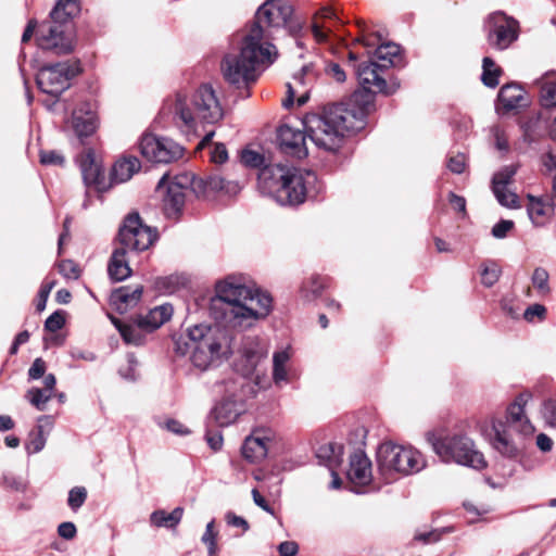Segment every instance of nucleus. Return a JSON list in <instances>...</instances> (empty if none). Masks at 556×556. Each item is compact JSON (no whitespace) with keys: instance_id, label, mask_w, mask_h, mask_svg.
Masks as SVG:
<instances>
[{"instance_id":"obj_2","label":"nucleus","mask_w":556,"mask_h":556,"mask_svg":"<svg viewBox=\"0 0 556 556\" xmlns=\"http://www.w3.org/2000/svg\"><path fill=\"white\" fill-rule=\"evenodd\" d=\"M241 162L248 167H262L258 174L261 187L281 205H299L312 191L317 192V176L314 172L281 164H265L264 155L253 150H243Z\"/></svg>"},{"instance_id":"obj_58","label":"nucleus","mask_w":556,"mask_h":556,"mask_svg":"<svg viewBox=\"0 0 556 556\" xmlns=\"http://www.w3.org/2000/svg\"><path fill=\"white\" fill-rule=\"evenodd\" d=\"M546 308L542 304L530 305L523 313V317L528 321H532L534 317L542 319L545 316Z\"/></svg>"},{"instance_id":"obj_13","label":"nucleus","mask_w":556,"mask_h":556,"mask_svg":"<svg viewBox=\"0 0 556 556\" xmlns=\"http://www.w3.org/2000/svg\"><path fill=\"white\" fill-rule=\"evenodd\" d=\"M156 238V231L144 225L139 214L132 213L125 217L118 231L117 243L128 252L138 253L148 250Z\"/></svg>"},{"instance_id":"obj_16","label":"nucleus","mask_w":556,"mask_h":556,"mask_svg":"<svg viewBox=\"0 0 556 556\" xmlns=\"http://www.w3.org/2000/svg\"><path fill=\"white\" fill-rule=\"evenodd\" d=\"M139 150L143 157L155 163H170L178 160L184 149L174 140L144 134L139 142Z\"/></svg>"},{"instance_id":"obj_21","label":"nucleus","mask_w":556,"mask_h":556,"mask_svg":"<svg viewBox=\"0 0 556 556\" xmlns=\"http://www.w3.org/2000/svg\"><path fill=\"white\" fill-rule=\"evenodd\" d=\"M270 442L271 437L268 431L255 430L244 440L241 448L242 456L250 463H258L267 456Z\"/></svg>"},{"instance_id":"obj_39","label":"nucleus","mask_w":556,"mask_h":556,"mask_svg":"<svg viewBox=\"0 0 556 556\" xmlns=\"http://www.w3.org/2000/svg\"><path fill=\"white\" fill-rule=\"evenodd\" d=\"M290 359V354L287 350L278 351L273 357V380L279 386L282 382L288 381V371L286 368L287 363Z\"/></svg>"},{"instance_id":"obj_19","label":"nucleus","mask_w":556,"mask_h":556,"mask_svg":"<svg viewBox=\"0 0 556 556\" xmlns=\"http://www.w3.org/2000/svg\"><path fill=\"white\" fill-rule=\"evenodd\" d=\"M306 134L290 125H282L278 129V142L280 150L288 155L303 159L308 151L305 143Z\"/></svg>"},{"instance_id":"obj_56","label":"nucleus","mask_w":556,"mask_h":556,"mask_svg":"<svg viewBox=\"0 0 556 556\" xmlns=\"http://www.w3.org/2000/svg\"><path fill=\"white\" fill-rule=\"evenodd\" d=\"M228 160V152L224 143H215L211 151V161L223 164Z\"/></svg>"},{"instance_id":"obj_44","label":"nucleus","mask_w":556,"mask_h":556,"mask_svg":"<svg viewBox=\"0 0 556 556\" xmlns=\"http://www.w3.org/2000/svg\"><path fill=\"white\" fill-rule=\"evenodd\" d=\"M549 275L548 271L543 267H536L533 270L531 281L533 287L538 290L541 295H546L551 292L549 288Z\"/></svg>"},{"instance_id":"obj_24","label":"nucleus","mask_w":556,"mask_h":556,"mask_svg":"<svg viewBox=\"0 0 556 556\" xmlns=\"http://www.w3.org/2000/svg\"><path fill=\"white\" fill-rule=\"evenodd\" d=\"M173 312V306L165 303L149 309L146 314L138 315L136 321L144 332H152L169 320Z\"/></svg>"},{"instance_id":"obj_37","label":"nucleus","mask_w":556,"mask_h":556,"mask_svg":"<svg viewBox=\"0 0 556 556\" xmlns=\"http://www.w3.org/2000/svg\"><path fill=\"white\" fill-rule=\"evenodd\" d=\"M400 54V46L388 42L380 45L375 51V58L377 59V63L383 70H387L395 64V60Z\"/></svg>"},{"instance_id":"obj_33","label":"nucleus","mask_w":556,"mask_h":556,"mask_svg":"<svg viewBox=\"0 0 556 556\" xmlns=\"http://www.w3.org/2000/svg\"><path fill=\"white\" fill-rule=\"evenodd\" d=\"M497 99L503 110L511 111L522 105L525 91L516 84H508L500 89Z\"/></svg>"},{"instance_id":"obj_4","label":"nucleus","mask_w":556,"mask_h":556,"mask_svg":"<svg viewBox=\"0 0 556 556\" xmlns=\"http://www.w3.org/2000/svg\"><path fill=\"white\" fill-rule=\"evenodd\" d=\"M174 351L177 355H189L193 367L201 371L218 366L230 353L225 333L206 325H195L185 334L174 337Z\"/></svg>"},{"instance_id":"obj_53","label":"nucleus","mask_w":556,"mask_h":556,"mask_svg":"<svg viewBox=\"0 0 556 556\" xmlns=\"http://www.w3.org/2000/svg\"><path fill=\"white\" fill-rule=\"evenodd\" d=\"M64 314L62 312H54L47 318L45 323V328L48 331L55 332L60 330L64 326Z\"/></svg>"},{"instance_id":"obj_34","label":"nucleus","mask_w":556,"mask_h":556,"mask_svg":"<svg viewBox=\"0 0 556 556\" xmlns=\"http://www.w3.org/2000/svg\"><path fill=\"white\" fill-rule=\"evenodd\" d=\"M184 508L176 507L173 511L167 513L164 509L154 510L150 515V523L156 528L175 529L182 519Z\"/></svg>"},{"instance_id":"obj_52","label":"nucleus","mask_w":556,"mask_h":556,"mask_svg":"<svg viewBox=\"0 0 556 556\" xmlns=\"http://www.w3.org/2000/svg\"><path fill=\"white\" fill-rule=\"evenodd\" d=\"M59 271L66 279H77L80 274L78 266L71 260H63L59 264Z\"/></svg>"},{"instance_id":"obj_1","label":"nucleus","mask_w":556,"mask_h":556,"mask_svg":"<svg viewBox=\"0 0 556 556\" xmlns=\"http://www.w3.org/2000/svg\"><path fill=\"white\" fill-rule=\"evenodd\" d=\"M370 105L371 99L368 96L363 108L355 109L350 103H340L307 113L302 119L304 131L317 148L334 152L341 148L348 132L364 128Z\"/></svg>"},{"instance_id":"obj_23","label":"nucleus","mask_w":556,"mask_h":556,"mask_svg":"<svg viewBox=\"0 0 556 556\" xmlns=\"http://www.w3.org/2000/svg\"><path fill=\"white\" fill-rule=\"evenodd\" d=\"M494 438L493 447L506 457H515L518 454V446L513 438L514 429L508 428L504 422L497 420L492 425Z\"/></svg>"},{"instance_id":"obj_20","label":"nucleus","mask_w":556,"mask_h":556,"mask_svg":"<svg viewBox=\"0 0 556 556\" xmlns=\"http://www.w3.org/2000/svg\"><path fill=\"white\" fill-rule=\"evenodd\" d=\"M531 399V394L528 392L520 393L507 408L506 416V425L508 428L514 429V431L528 435L531 434L534 430L533 426L530 424L529 419L525 415V406Z\"/></svg>"},{"instance_id":"obj_42","label":"nucleus","mask_w":556,"mask_h":556,"mask_svg":"<svg viewBox=\"0 0 556 556\" xmlns=\"http://www.w3.org/2000/svg\"><path fill=\"white\" fill-rule=\"evenodd\" d=\"M217 536L218 532L215 530V520L213 519L206 525L205 531L201 538V542L207 547V556H217Z\"/></svg>"},{"instance_id":"obj_63","label":"nucleus","mask_w":556,"mask_h":556,"mask_svg":"<svg viewBox=\"0 0 556 556\" xmlns=\"http://www.w3.org/2000/svg\"><path fill=\"white\" fill-rule=\"evenodd\" d=\"M544 417L552 427L556 428V401H547L545 403Z\"/></svg>"},{"instance_id":"obj_7","label":"nucleus","mask_w":556,"mask_h":556,"mask_svg":"<svg viewBox=\"0 0 556 556\" xmlns=\"http://www.w3.org/2000/svg\"><path fill=\"white\" fill-rule=\"evenodd\" d=\"M175 121L186 128L193 130L197 121L215 124L224 116L223 108L210 85H202L191 98L177 93L173 104Z\"/></svg>"},{"instance_id":"obj_49","label":"nucleus","mask_w":556,"mask_h":556,"mask_svg":"<svg viewBox=\"0 0 556 556\" xmlns=\"http://www.w3.org/2000/svg\"><path fill=\"white\" fill-rule=\"evenodd\" d=\"M87 490L84 486H75L70 490L67 504L73 511H77L86 502Z\"/></svg>"},{"instance_id":"obj_35","label":"nucleus","mask_w":556,"mask_h":556,"mask_svg":"<svg viewBox=\"0 0 556 556\" xmlns=\"http://www.w3.org/2000/svg\"><path fill=\"white\" fill-rule=\"evenodd\" d=\"M201 182H203L206 190L213 192H223L228 195H235L240 191V186L238 182L226 180L219 175L208 176L205 180H201Z\"/></svg>"},{"instance_id":"obj_64","label":"nucleus","mask_w":556,"mask_h":556,"mask_svg":"<svg viewBox=\"0 0 556 556\" xmlns=\"http://www.w3.org/2000/svg\"><path fill=\"white\" fill-rule=\"evenodd\" d=\"M281 556H294L299 551V546L294 541H286L278 546Z\"/></svg>"},{"instance_id":"obj_18","label":"nucleus","mask_w":556,"mask_h":556,"mask_svg":"<svg viewBox=\"0 0 556 556\" xmlns=\"http://www.w3.org/2000/svg\"><path fill=\"white\" fill-rule=\"evenodd\" d=\"M314 74L309 66H303L301 71L295 73L292 79L287 83V97L282 101V105L289 109L296 99L298 105L305 104L309 96V86L314 81Z\"/></svg>"},{"instance_id":"obj_28","label":"nucleus","mask_w":556,"mask_h":556,"mask_svg":"<svg viewBox=\"0 0 556 556\" xmlns=\"http://www.w3.org/2000/svg\"><path fill=\"white\" fill-rule=\"evenodd\" d=\"M127 250L122 249L121 247H116L108 266V273L111 279L115 281H122L128 278L131 274V269L129 267V257Z\"/></svg>"},{"instance_id":"obj_36","label":"nucleus","mask_w":556,"mask_h":556,"mask_svg":"<svg viewBox=\"0 0 556 556\" xmlns=\"http://www.w3.org/2000/svg\"><path fill=\"white\" fill-rule=\"evenodd\" d=\"M113 324L118 329L122 338L128 344L141 345L144 341L143 330L138 327V323L127 325L116 318H112Z\"/></svg>"},{"instance_id":"obj_43","label":"nucleus","mask_w":556,"mask_h":556,"mask_svg":"<svg viewBox=\"0 0 556 556\" xmlns=\"http://www.w3.org/2000/svg\"><path fill=\"white\" fill-rule=\"evenodd\" d=\"M492 191L498 201V203L503 206L515 208L518 207V195L510 191L507 186H492Z\"/></svg>"},{"instance_id":"obj_48","label":"nucleus","mask_w":556,"mask_h":556,"mask_svg":"<svg viewBox=\"0 0 556 556\" xmlns=\"http://www.w3.org/2000/svg\"><path fill=\"white\" fill-rule=\"evenodd\" d=\"M51 393L46 390L33 388L28 391L27 397L31 405H34L39 410L46 409V404L51 399Z\"/></svg>"},{"instance_id":"obj_11","label":"nucleus","mask_w":556,"mask_h":556,"mask_svg":"<svg viewBox=\"0 0 556 556\" xmlns=\"http://www.w3.org/2000/svg\"><path fill=\"white\" fill-rule=\"evenodd\" d=\"M384 70L376 61H367L361 63L356 68L357 78L363 91L355 92L350 104L355 108H363L367 97L371 99L370 111L374 106V93H382L384 96L393 94L399 88L400 83L396 79H391L388 84L382 77L381 73Z\"/></svg>"},{"instance_id":"obj_31","label":"nucleus","mask_w":556,"mask_h":556,"mask_svg":"<svg viewBox=\"0 0 556 556\" xmlns=\"http://www.w3.org/2000/svg\"><path fill=\"white\" fill-rule=\"evenodd\" d=\"M140 167V161L136 156H123L115 162L112 168L111 179L118 184L126 182L134 174L139 172Z\"/></svg>"},{"instance_id":"obj_50","label":"nucleus","mask_w":556,"mask_h":556,"mask_svg":"<svg viewBox=\"0 0 556 556\" xmlns=\"http://www.w3.org/2000/svg\"><path fill=\"white\" fill-rule=\"evenodd\" d=\"M448 531L447 528L434 529L429 532L417 533L414 539L425 544L437 543L441 540L442 535Z\"/></svg>"},{"instance_id":"obj_22","label":"nucleus","mask_w":556,"mask_h":556,"mask_svg":"<svg viewBox=\"0 0 556 556\" xmlns=\"http://www.w3.org/2000/svg\"><path fill=\"white\" fill-rule=\"evenodd\" d=\"M348 478L356 485H367L372 478L371 462L362 450L355 451L350 456Z\"/></svg>"},{"instance_id":"obj_59","label":"nucleus","mask_w":556,"mask_h":556,"mask_svg":"<svg viewBox=\"0 0 556 556\" xmlns=\"http://www.w3.org/2000/svg\"><path fill=\"white\" fill-rule=\"evenodd\" d=\"M46 371V363L41 357L36 358L29 370L28 376L30 379H39L45 375Z\"/></svg>"},{"instance_id":"obj_5","label":"nucleus","mask_w":556,"mask_h":556,"mask_svg":"<svg viewBox=\"0 0 556 556\" xmlns=\"http://www.w3.org/2000/svg\"><path fill=\"white\" fill-rule=\"evenodd\" d=\"M258 30L243 37L239 53H228L222 62L224 78L231 85L249 86L256 81L264 67L270 65L276 56V47L254 40Z\"/></svg>"},{"instance_id":"obj_54","label":"nucleus","mask_w":556,"mask_h":556,"mask_svg":"<svg viewBox=\"0 0 556 556\" xmlns=\"http://www.w3.org/2000/svg\"><path fill=\"white\" fill-rule=\"evenodd\" d=\"M514 228V222L508 219H502L496 223L492 228V236L497 239H503Z\"/></svg>"},{"instance_id":"obj_47","label":"nucleus","mask_w":556,"mask_h":556,"mask_svg":"<svg viewBox=\"0 0 556 556\" xmlns=\"http://www.w3.org/2000/svg\"><path fill=\"white\" fill-rule=\"evenodd\" d=\"M517 169L518 165L504 166L502 169L494 174L492 179V186H508L511 182L514 176L516 175Z\"/></svg>"},{"instance_id":"obj_3","label":"nucleus","mask_w":556,"mask_h":556,"mask_svg":"<svg viewBox=\"0 0 556 556\" xmlns=\"http://www.w3.org/2000/svg\"><path fill=\"white\" fill-rule=\"evenodd\" d=\"M216 299L226 306L224 315L231 327L249 328L273 309L269 293L250 283L244 276L230 275L215 287Z\"/></svg>"},{"instance_id":"obj_61","label":"nucleus","mask_w":556,"mask_h":556,"mask_svg":"<svg viewBox=\"0 0 556 556\" xmlns=\"http://www.w3.org/2000/svg\"><path fill=\"white\" fill-rule=\"evenodd\" d=\"M493 135L495 139L496 149L503 152H507L509 150V144L505 131L500 128H494Z\"/></svg>"},{"instance_id":"obj_57","label":"nucleus","mask_w":556,"mask_h":556,"mask_svg":"<svg viewBox=\"0 0 556 556\" xmlns=\"http://www.w3.org/2000/svg\"><path fill=\"white\" fill-rule=\"evenodd\" d=\"M58 534L65 540H73L77 534L76 526L71 521H65L59 525Z\"/></svg>"},{"instance_id":"obj_15","label":"nucleus","mask_w":556,"mask_h":556,"mask_svg":"<svg viewBox=\"0 0 556 556\" xmlns=\"http://www.w3.org/2000/svg\"><path fill=\"white\" fill-rule=\"evenodd\" d=\"M486 42L495 50L508 49L519 36V23L504 14L494 12L485 21Z\"/></svg>"},{"instance_id":"obj_62","label":"nucleus","mask_w":556,"mask_h":556,"mask_svg":"<svg viewBox=\"0 0 556 556\" xmlns=\"http://www.w3.org/2000/svg\"><path fill=\"white\" fill-rule=\"evenodd\" d=\"M326 73L338 83H343L346 78L345 72L337 63H329Z\"/></svg>"},{"instance_id":"obj_45","label":"nucleus","mask_w":556,"mask_h":556,"mask_svg":"<svg viewBox=\"0 0 556 556\" xmlns=\"http://www.w3.org/2000/svg\"><path fill=\"white\" fill-rule=\"evenodd\" d=\"M502 274L501 267L494 263L490 262L482 266L481 269V282L483 286L490 288L497 282L500 276Z\"/></svg>"},{"instance_id":"obj_46","label":"nucleus","mask_w":556,"mask_h":556,"mask_svg":"<svg viewBox=\"0 0 556 556\" xmlns=\"http://www.w3.org/2000/svg\"><path fill=\"white\" fill-rule=\"evenodd\" d=\"M46 445V437L41 426H38L35 431L29 433L26 442V451L28 454L39 453Z\"/></svg>"},{"instance_id":"obj_32","label":"nucleus","mask_w":556,"mask_h":556,"mask_svg":"<svg viewBox=\"0 0 556 556\" xmlns=\"http://www.w3.org/2000/svg\"><path fill=\"white\" fill-rule=\"evenodd\" d=\"M316 457L320 465L337 469L343 460V445L336 442L323 444L318 447Z\"/></svg>"},{"instance_id":"obj_6","label":"nucleus","mask_w":556,"mask_h":556,"mask_svg":"<svg viewBox=\"0 0 556 556\" xmlns=\"http://www.w3.org/2000/svg\"><path fill=\"white\" fill-rule=\"evenodd\" d=\"M79 12V0H58L49 20L43 21L38 27V47L58 55L71 53L74 49L71 20Z\"/></svg>"},{"instance_id":"obj_12","label":"nucleus","mask_w":556,"mask_h":556,"mask_svg":"<svg viewBox=\"0 0 556 556\" xmlns=\"http://www.w3.org/2000/svg\"><path fill=\"white\" fill-rule=\"evenodd\" d=\"M243 377L231 376L218 383L219 392H224V397L213 407L210 417L219 427H226L233 424L244 412V405L240 397L243 386Z\"/></svg>"},{"instance_id":"obj_55","label":"nucleus","mask_w":556,"mask_h":556,"mask_svg":"<svg viewBox=\"0 0 556 556\" xmlns=\"http://www.w3.org/2000/svg\"><path fill=\"white\" fill-rule=\"evenodd\" d=\"M447 167L454 174H462L466 168V156L462 153L451 156Z\"/></svg>"},{"instance_id":"obj_9","label":"nucleus","mask_w":556,"mask_h":556,"mask_svg":"<svg viewBox=\"0 0 556 556\" xmlns=\"http://www.w3.org/2000/svg\"><path fill=\"white\" fill-rule=\"evenodd\" d=\"M378 469L387 480L391 473L413 475L422 470L426 460L422 454L412 446L392 442L381 443L377 451Z\"/></svg>"},{"instance_id":"obj_41","label":"nucleus","mask_w":556,"mask_h":556,"mask_svg":"<svg viewBox=\"0 0 556 556\" xmlns=\"http://www.w3.org/2000/svg\"><path fill=\"white\" fill-rule=\"evenodd\" d=\"M540 98L544 106H556V76H546L540 81Z\"/></svg>"},{"instance_id":"obj_60","label":"nucleus","mask_w":556,"mask_h":556,"mask_svg":"<svg viewBox=\"0 0 556 556\" xmlns=\"http://www.w3.org/2000/svg\"><path fill=\"white\" fill-rule=\"evenodd\" d=\"M225 519L228 526L241 528L243 532L248 531L250 528L248 521L244 518L237 516L232 511H228L225 516Z\"/></svg>"},{"instance_id":"obj_38","label":"nucleus","mask_w":556,"mask_h":556,"mask_svg":"<svg viewBox=\"0 0 556 556\" xmlns=\"http://www.w3.org/2000/svg\"><path fill=\"white\" fill-rule=\"evenodd\" d=\"M333 17H336V13L328 7L321 8L315 14L314 22L312 24V31L318 42H325L328 38V31L330 30L324 24L319 23V20H330Z\"/></svg>"},{"instance_id":"obj_40","label":"nucleus","mask_w":556,"mask_h":556,"mask_svg":"<svg viewBox=\"0 0 556 556\" xmlns=\"http://www.w3.org/2000/svg\"><path fill=\"white\" fill-rule=\"evenodd\" d=\"M482 83L486 87L495 88L500 83L498 78L502 74L501 67H498L491 58L485 56L482 61Z\"/></svg>"},{"instance_id":"obj_26","label":"nucleus","mask_w":556,"mask_h":556,"mask_svg":"<svg viewBox=\"0 0 556 556\" xmlns=\"http://www.w3.org/2000/svg\"><path fill=\"white\" fill-rule=\"evenodd\" d=\"M527 199L529 201L527 204L529 219L535 227L544 226L552 216L556 206L552 201L546 202L543 198L534 197L532 194H528Z\"/></svg>"},{"instance_id":"obj_30","label":"nucleus","mask_w":556,"mask_h":556,"mask_svg":"<svg viewBox=\"0 0 556 556\" xmlns=\"http://www.w3.org/2000/svg\"><path fill=\"white\" fill-rule=\"evenodd\" d=\"M72 127L79 138L88 137L93 134L97 127V118L89 105L86 111L78 109L73 112Z\"/></svg>"},{"instance_id":"obj_14","label":"nucleus","mask_w":556,"mask_h":556,"mask_svg":"<svg viewBox=\"0 0 556 556\" xmlns=\"http://www.w3.org/2000/svg\"><path fill=\"white\" fill-rule=\"evenodd\" d=\"M78 67L70 62L43 65L36 75L38 88L58 98L71 86V80L78 74Z\"/></svg>"},{"instance_id":"obj_25","label":"nucleus","mask_w":556,"mask_h":556,"mask_svg":"<svg viewBox=\"0 0 556 556\" xmlns=\"http://www.w3.org/2000/svg\"><path fill=\"white\" fill-rule=\"evenodd\" d=\"M142 291L143 289L141 286H137L136 288H118L111 293L110 303L118 313L124 314L138 304L141 299Z\"/></svg>"},{"instance_id":"obj_17","label":"nucleus","mask_w":556,"mask_h":556,"mask_svg":"<svg viewBox=\"0 0 556 556\" xmlns=\"http://www.w3.org/2000/svg\"><path fill=\"white\" fill-rule=\"evenodd\" d=\"M168 176L163 175L157 184V189H166L164 204L167 211L178 213L185 204V199L193 178L190 175L176 176L172 181L166 182Z\"/></svg>"},{"instance_id":"obj_51","label":"nucleus","mask_w":556,"mask_h":556,"mask_svg":"<svg viewBox=\"0 0 556 556\" xmlns=\"http://www.w3.org/2000/svg\"><path fill=\"white\" fill-rule=\"evenodd\" d=\"M40 163L43 165H63L64 156L54 150H42L40 151Z\"/></svg>"},{"instance_id":"obj_27","label":"nucleus","mask_w":556,"mask_h":556,"mask_svg":"<svg viewBox=\"0 0 556 556\" xmlns=\"http://www.w3.org/2000/svg\"><path fill=\"white\" fill-rule=\"evenodd\" d=\"M266 357V351L255 341H249L244 344L240 361V370L243 377L250 376L260 362Z\"/></svg>"},{"instance_id":"obj_10","label":"nucleus","mask_w":556,"mask_h":556,"mask_svg":"<svg viewBox=\"0 0 556 556\" xmlns=\"http://www.w3.org/2000/svg\"><path fill=\"white\" fill-rule=\"evenodd\" d=\"M432 446L444 462H455L475 469H483L486 466L482 453L476 448L473 441L466 435L455 434L440 438L432 443Z\"/></svg>"},{"instance_id":"obj_8","label":"nucleus","mask_w":556,"mask_h":556,"mask_svg":"<svg viewBox=\"0 0 556 556\" xmlns=\"http://www.w3.org/2000/svg\"><path fill=\"white\" fill-rule=\"evenodd\" d=\"M293 8L286 0H266L256 11L255 21L248 34L258 30L254 38L260 43H270L271 33L281 27H288L291 35L301 29L300 24H292Z\"/></svg>"},{"instance_id":"obj_29","label":"nucleus","mask_w":556,"mask_h":556,"mask_svg":"<svg viewBox=\"0 0 556 556\" xmlns=\"http://www.w3.org/2000/svg\"><path fill=\"white\" fill-rule=\"evenodd\" d=\"M80 170L84 182L87 187L96 186L100 188L104 176L101 166L96 162L92 151H88L80 157Z\"/></svg>"}]
</instances>
